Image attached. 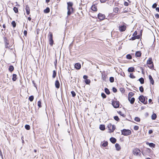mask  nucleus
I'll use <instances>...</instances> for the list:
<instances>
[{
    "mask_svg": "<svg viewBox=\"0 0 159 159\" xmlns=\"http://www.w3.org/2000/svg\"><path fill=\"white\" fill-rule=\"evenodd\" d=\"M139 100L144 104H146L147 103V98L146 97H144L143 95L140 96L139 97Z\"/></svg>",
    "mask_w": 159,
    "mask_h": 159,
    "instance_id": "1",
    "label": "nucleus"
},
{
    "mask_svg": "<svg viewBox=\"0 0 159 159\" xmlns=\"http://www.w3.org/2000/svg\"><path fill=\"white\" fill-rule=\"evenodd\" d=\"M121 134L124 136H128L130 135L131 132V130L129 129H124L121 130Z\"/></svg>",
    "mask_w": 159,
    "mask_h": 159,
    "instance_id": "2",
    "label": "nucleus"
},
{
    "mask_svg": "<svg viewBox=\"0 0 159 159\" xmlns=\"http://www.w3.org/2000/svg\"><path fill=\"white\" fill-rule=\"evenodd\" d=\"M147 64L149 65L148 66L150 69H152L154 68V65L152 58H149L148 59L147 61Z\"/></svg>",
    "mask_w": 159,
    "mask_h": 159,
    "instance_id": "3",
    "label": "nucleus"
},
{
    "mask_svg": "<svg viewBox=\"0 0 159 159\" xmlns=\"http://www.w3.org/2000/svg\"><path fill=\"white\" fill-rule=\"evenodd\" d=\"M107 127L109 130V132L110 133L113 132L114 130L116 129L115 125H112L111 123H110L108 125Z\"/></svg>",
    "mask_w": 159,
    "mask_h": 159,
    "instance_id": "4",
    "label": "nucleus"
},
{
    "mask_svg": "<svg viewBox=\"0 0 159 159\" xmlns=\"http://www.w3.org/2000/svg\"><path fill=\"white\" fill-rule=\"evenodd\" d=\"M140 149L138 148H135L133 151V153L134 155L136 156H139L140 157H141V154L140 153Z\"/></svg>",
    "mask_w": 159,
    "mask_h": 159,
    "instance_id": "5",
    "label": "nucleus"
},
{
    "mask_svg": "<svg viewBox=\"0 0 159 159\" xmlns=\"http://www.w3.org/2000/svg\"><path fill=\"white\" fill-rule=\"evenodd\" d=\"M48 38L49 44L52 46L53 44L54 41L53 39L52 34L51 32L49 33Z\"/></svg>",
    "mask_w": 159,
    "mask_h": 159,
    "instance_id": "6",
    "label": "nucleus"
},
{
    "mask_svg": "<svg viewBox=\"0 0 159 159\" xmlns=\"http://www.w3.org/2000/svg\"><path fill=\"white\" fill-rule=\"evenodd\" d=\"M3 38L5 43V48H9V47L8 46V45L9 44V40L7 39V38L5 36H3Z\"/></svg>",
    "mask_w": 159,
    "mask_h": 159,
    "instance_id": "7",
    "label": "nucleus"
},
{
    "mask_svg": "<svg viewBox=\"0 0 159 159\" xmlns=\"http://www.w3.org/2000/svg\"><path fill=\"white\" fill-rule=\"evenodd\" d=\"M119 102L118 101H113L112 105L115 108H118L119 107Z\"/></svg>",
    "mask_w": 159,
    "mask_h": 159,
    "instance_id": "8",
    "label": "nucleus"
},
{
    "mask_svg": "<svg viewBox=\"0 0 159 159\" xmlns=\"http://www.w3.org/2000/svg\"><path fill=\"white\" fill-rule=\"evenodd\" d=\"M105 15L102 13H99L98 14V18L100 20H103L105 19Z\"/></svg>",
    "mask_w": 159,
    "mask_h": 159,
    "instance_id": "9",
    "label": "nucleus"
},
{
    "mask_svg": "<svg viewBox=\"0 0 159 159\" xmlns=\"http://www.w3.org/2000/svg\"><path fill=\"white\" fill-rule=\"evenodd\" d=\"M126 26L125 25H122L119 26V30L121 32L125 31L126 29Z\"/></svg>",
    "mask_w": 159,
    "mask_h": 159,
    "instance_id": "10",
    "label": "nucleus"
},
{
    "mask_svg": "<svg viewBox=\"0 0 159 159\" xmlns=\"http://www.w3.org/2000/svg\"><path fill=\"white\" fill-rule=\"evenodd\" d=\"M25 10L26 11V13L28 15H29L30 13V8L28 5H26L25 6Z\"/></svg>",
    "mask_w": 159,
    "mask_h": 159,
    "instance_id": "11",
    "label": "nucleus"
},
{
    "mask_svg": "<svg viewBox=\"0 0 159 159\" xmlns=\"http://www.w3.org/2000/svg\"><path fill=\"white\" fill-rule=\"evenodd\" d=\"M75 67L76 69L79 70L81 67V64L79 63H76L75 64Z\"/></svg>",
    "mask_w": 159,
    "mask_h": 159,
    "instance_id": "12",
    "label": "nucleus"
},
{
    "mask_svg": "<svg viewBox=\"0 0 159 159\" xmlns=\"http://www.w3.org/2000/svg\"><path fill=\"white\" fill-rule=\"evenodd\" d=\"M150 82V83L152 84L153 85L154 83V81L152 78V77L151 75H149L148 76Z\"/></svg>",
    "mask_w": 159,
    "mask_h": 159,
    "instance_id": "13",
    "label": "nucleus"
},
{
    "mask_svg": "<svg viewBox=\"0 0 159 159\" xmlns=\"http://www.w3.org/2000/svg\"><path fill=\"white\" fill-rule=\"evenodd\" d=\"M55 87L57 89H59L60 88V84L58 80H57L55 82Z\"/></svg>",
    "mask_w": 159,
    "mask_h": 159,
    "instance_id": "14",
    "label": "nucleus"
},
{
    "mask_svg": "<svg viewBox=\"0 0 159 159\" xmlns=\"http://www.w3.org/2000/svg\"><path fill=\"white\" fill-rule=\"evenodd\" d=\"M142 53L140 51H137L135 54V56L136 57H141Z\"/></svg>",
    "mask_w": 159,
    "mask_h": 159,
    "instance_id": "15",
    "label": "nucleus"
},
{
    "mask_svg": "<svg viewBox=\"0 0 159 159\" xmlns=\"http://www.w3.org/2000/svg\"><path fill=\"white\" fill-rule=\"evenodd\" d=\"M146 144L147 145H148L151 147L154 148L155 147V145L154 143H149L148 142H147L146 143Z\"/></svg>",
    "mask_w": 159,
    "mask_h": 159,
    "instance_id": "16",
    "label": "nucleus"
},
{
    "mask_svg": "<svg viewBox=\"0 0 159 159\" xmlns=\"http://www.w3.org/2000/svg\"><path fill=\"white\" fill-rule=\"evenodd\" d=\"M110 141L113 144L115 143L116 141V139L113 137L111 138L110 139Z\"/></svg>",
    "mask_w": 159,
    "mask_h": 159,
    "instance_id": "17",
    "label": "nucleus"
},
{
    "mask_svg": "<svg viewBox=\"0 0 159 159\" xmlns=\"http://www.w3.org/2000/svg\"><path fill=\"white\" fill-rule=\"evenodd\" d=\"M115 146L116 150L118 151H120L121 149V147L118 143H116L115 145Z\"/></svg>",
    "mask_w": 159,
    "mask_h": 159,
    "instance_id": "18",
    "label": "nucleus"
},
{
    "mask_svg": "<svg viewBox=\"0 0 159 159\" xmlns=\"http://www.w3.org/2000/svg\"><path fill=\"white\" fill-rule=\"evenodd\" d=\"M128 71L129 72H132L135 71V69L134 67H130L129 68Z\"/></svg>",
    "mask_w": 159,
    "mask_h": 159,
    "instance_id": "19",
    "label": "nucleus"
},
{
    "mask_svg": "<svg viewBox=\"0 0 159 159\" xmlns=\"http://www.w3.org/2000/svg\"><path fill=\"white\" fill-rule=\"evenodd\" d=\"M14 68L12 65H11L9 66L8 70L10 72H12L14 70Z\"/></svg>",
    "mask_w": 159,
    "mask_h": 159,
    "instance_id": "20",
    "label": "nucleus"
},
{
    "mask_svg": "<svg viewBox=\"0 0 159 159\" xmlns=\"http://www.w3.org/2000/svg\"><path fill=\"white\" fill-rule=\"evenodd\" d=\"M17 79V75L16 74H13L12 75V80L13 81H15Z\"/></svg>",
    "mask_w": 159,
    "mask_h": 159,
    "instance_id": "21",
    "label": "nucleus"
},
{
    "mask_svg": "<svg viewBox=\"0 0 159 159\" xmlns=\"http://www.w3.org/2000/svg\"><path fill=\"white\" fill-rule=\"evenodd\" d=\"M67 9H69L70 8L72 7L73 4L72 2H67Z\"/></svg>",
    "mask_w": 159,
    "mask_h": 159,
    "instance_id": "22",
    "label": "nucleus"
},
{
    "mask_svg": "<svg viewBox=\"0 0 159 159\" xmlns=\"http://www.w3.org/2000/svg\"><path fill=\"white\" fill-rule=\"evenodd\" d=\"M105 125H101L99 126V129L101 130H104L105 129Z\"/></svg>",
    "mask_w": 159,
    "mask_h": 159,
    "instance_id": "23",
    "label": "nucleus"
},
{
    "mask_svg": "<svg viewBox=\"0 0 159 159\" xmlns=\"http://www.w3.org/2000/svg\"><path fill=\"white\" fill-rule=\"evenodd\" d=\"M91 9L92 10L94 11H97V9L96 6L95 5H93L91 7Z\"/></svg>",
    "mask_w": 159,
    "mask_h": 159,
    "instance_id": "24",
    "label": "nucleus"
},
{
    "mask_svg": "<svg viewBox=\"0 0 159 159\" xmlns=\"http://www.w3.org/2000/svg\"><path fill=\"white\" fill-rule=\"evenodd\" d=\"M138 80H139L141 84H143L144 83V79L142 78L141 77L140 78H139Z\"/></svg>",
    "mask_w": 159,
    "mask_h": 159,
    "instance_id": "25",
    "label": "nucleus"
},
{
    "mask_svg": "<svg viewBox=\"0 0 159 159\" xmlns=\"http://www.w3.org/2000/svg\"><path fill=\"white\" fill-rule=\"evenodd\" d=\"M104 91H105V93L107 94V95H109L110 93V92L109 91V89L107 88H105V89H104Z\"/></svg>",
    "mask_w": 159,
    "mask_h": 159,
    "instance_id": "26",
    "label": "nucleus"
},
{
    "mask_svg": "<svg viewBox=\"0 0 159 159\" xmlns=\"http://www.w3.org/2000/svg\"><path fill=\"white\" fill-rule=\"evenodd\" d=\"M157 117V116L156 114L153 113L152 116V119L153 120H155Z\"/></svg>",
    "mask_w": 159,
    "mask_h": 159,
    "instance_id": "27",
    "label": "nucleus"
},
{
    "mask_svg": "<svg viewBox=\"0 0 159 159\" xmlns=\"http://www.w3.org/2000/svg\"><path fill=\"white\" fill-rule=\"evenodd\" d=\"M50 11V9L49 7H47L44 10V12L46 13H48Z\"/></svg>",
    "mask_w": 159,
    "mask_h": 159,
    "instance_id": "28",
    "label": "nucleus"
},
{
    "mask_svg": "<svg viewBox=\"0 0 159 159\" xmlns=\"http://www.w3.org/2000/svg\"><path fill=\"white\" fill-rule=\"evenodd\" d=\"M108 144V143L107 141H105L103 143H102V145L103 147H105L107 146Z\"/></svg>",
    "mask_w": 159,
    "mask_h": 159,
    "instance_id": "29",
    "label": "nucleus"
},
{
    "mask_svg": "<svg viewBox=\"0 0 159 159\" xmlns=\"http://www.w3.org/2000/svg\"><path fill=\"white\" fill-rule=\"evenodd\" d=\"M135 98L134 97L131 98L130 101H129L130 102V103L131 104H133L134 103L135 101Z\"/></svg>",
    "mask_w": 159,
    "mask_h": 159,
    "instance_id": "30",
    "label": "nucleus"
},
{
    "mask_svg": "<svg viewBox=\"0 0 159 159\" xmlns=\"http://www.w3.org/2000/svg\"><path fill=\"white\" fill-rule=\"evenodd\" d=\"M126 58L128 59H131L132 57L131 55L130 54H127L126 56Z\"/></svg>",
    "mask_w": 159,
    "mask_h": 159,
    "instance_id": "31",
    "label": "nucleus"
},
{
    "mask_svg": "<svg viewBox=\"0 0 159 159\" xmlns=\"http://www.w3.org/2000/svg\"><path fill=\"white\" fill-rule=\"evenodd\" d=\"M34 99V96L33 95H31L29 97V100L30 102L33 101Z\"/></svg>",
    "mask_w": 159,
    "mask_h": 159,
    "instance_id": "32",
    "label": "nucleus"
},
{
    "mask_svg": "<svg viewBox=\"0 0 159 159\" xmlns=\"http://www.w3.org/2000/svg\"><path fill=\"white\" fill-rule=\"evenodd\" d=\"M11 24L13 28H15L16 26V24L15 21H13L11 23Z\"/></svg>",
    "mask_w": 159,
    "mask_h": 159,
    "instance_id": "33",
    "label": "nucleus"
},
{
    "mask_svg": "<svg viewBox=\"0 0 159 159\" xmlns=\"http://www.w3.org/2000/svg\"><path fill=\"white\" fill-rule=\"evenodd\" d=\"M107 76V75H106L102 74V79H103V80L106 81V79Z\"/></svg>",
    "mask_w": 159,
    "mask_h": 159,
    "instance_id": "34",
    "label": "nucleus"
},
{
    "mask_svg": "<svg viewBox=\"0 0 159 159\" xmlns=\"http://www.w3.org/2000/svg\"><path fill=\"white\" fill-rule=\"evenodd\" d=\"M57 73L56 71L55 70H54L53 71V75H52V78H55L56 76Z\"/></svg>",
    "mask_w": 159,
    "mask_h": 159,
    "instance_id": "35",
    "label": "nucleus"
},
{
    "mask_svg": "<svg viewBox=\"0 0 159 159\" xmlns=\"http://www.w3.org/2000/svg\"><path fill=\"white\" fill-rule=\"evenodd\" d=\"M13 10L16 13H17L18 12V8L16 7H14Z\"/></svg>",
    "mask_w": 159,
    "mask_h": 159,
    "instance_id": "36",
    "label": "nucleus"
},
{
    "mask_svg": "<svg viewBox=\"0 0 159 159\" xmlns=\"http://www.w3.org/2000/svg\"><path fill=\"white\" fill-rule=\"evenodd\" d=\"M30 126L29 125H25V128L27 130H29L30 129Z\"/></svg>",
    "mask_w": 159,
    "mask_h": 159,
    "instance_id": "37",
    "label": "nucleus"
},
{
    "mask_svg": "<svg viewBox=\"0 0 159 159\" xmlns=\"http://www.w3.org/2000/svg\"><path fill=\"white\" fill-rule=\"evenodd\" d=\"M85 82L86 84H89L90 83V80L89 79H87L85 80Z\"/></svg>",
    "mask_w": 159,
    "mask_h": 159,
    "instance_id": "38",
    "label": "nucleus"
},
{
    "mask_svg": "<svg viewBox=\"0 0 159 159\" xmlns=\"http://www.w3.org/2000/svg\"><path fill=\"white\" fill-rule=\"evenodd\" d=\"M68 10V11L67 13V16H70L71 14L73 13L71 11V10H70V9H67Z\"/></svg>",
    "mask_w": 159,
    "mask_h": 159,
    "instance_id": "39",
    "label": "nucleus"
},
{
    "mask_svg": "<svg viewBox=\"0 0 159 159\" xmlns=\"http://www.w3.org/2000/svg\"><path fill=\"white\" fill-rule=\"evenodd\" d=\"M119 11V8L118 7H116L113 9V11L114 12L117 13Z\"/></svg>",
    "mask_w": 159,
    "mask_h": 159,
    "instance_id": "40",
    "label": "nucleus"
},
{
    "mask_svg": "<svg viewBox=\"0 0 159 159\" xmlns=\"http://www.w3.org/2000/svg\"><path fill=\"white\" fill-rule=\"evenodd\" d=\"M114 118L115 120L117 121H119L120 120V119L119 118L118 116H114Z\"/></svg>",
    "mask_w": 159,
    "mask_h": 159,
    "instance_id": "41",
    "label": "nucleus"
},
{
    "mask_svg": "<svg viewBox=\"0 0 159 159\" xmlns=\"http://www.w3.org/2000/svg\"><path fill=\"white\" fill-rule=\"evenodd\" d=\"M114 78L113 77H110L109 80L110 82L113 83L114 82Z\"/></svg>",
    "mask_w": 159,
    "mask_h": 159,
    "instance_id": "42",
    "label": "nucleus"
},
{
    "mask_svg": "<svg viewBox=\"0 0 159 159\" xmlns=\"http://www.w3.org/2000/svg\"><path fill=\"white\" fill-rule=\"evenodd\" d=\"M38 106L39 107H42L41 102L40 100L38 102Z\"/></svg>",
    "mask_w": 159,
    "mask_h": 159,
    "instance_id": "43",
    "label": "nucleus"
},
{
    "mask_svg": "<svg viewBox=\"0 0 159 159\" xmlns=\"http://www.w3.org/2000/svg\"><path fill=\"white\" fill-rule=\"evenodd\" d=\"M139 91L141 92H143V91H144V89H143V86H141L140 87H139Z\"/></svg>",
    "mask_w": 159,
    "mask_h": 159,
    "instance_id": "44",
    "label": "nucleus"
},
{
    "mask_svg": "<svg viewBox=\"0 0 159 159\" xmlns=\"http://www.w3.org/2000/svg\"><path fill=\"white\" fill-rule=\"evenodd\" d=\"M134 120L137 122H139L140 121V120L139 117H136L134 118Z\"/></svg>",
    "mask_w": 159,
    "mask_h": 159,
    "instance_id": "45",
    "label": "nucleus"
},
{
    "mask_svg": "<svg viewBox=\"0 0 159 159\" xmlns=\"http://www.w3.org/2000/svg\"><path fill=\"white\" fill-rule=\"evenodd\" d=\"M129 77L131 78L134 79L135 78V76H134L133 73H130L129 75Z\"/></svg>",
    "mask_w": 159,
    "mask_h": 159,
    "instance_id": "46",
    "label": "nucleus"
},
{
    "mask_svg": "<svg viewBox=\"0 0 159 159\" xmlns=\"http://www.w3.org/2000/svg\"><path fill=\"white\" fill-rule=\"evenodd\" d=\"M101 96L103 98H105L107 97L106 95L103 93H102Z\"/></svg>",
    "mask_w": 159,
    "mask_h": 159,
    "instance_id": "47",
    "label": "nucleus"
},
{
    "mask_svg": "<svg viewBox=\"0 0 159 159\" xmlns=\"http://www.w3.org/2000/svg\"><path fill=\"white\" fill-rule=\"evenodd\" d=\"M157 4L156 3H154L153 5H152V7L153 8H156L157 7Z\"/></svg>",
    "mask_w": 159,
    "mask_h": 159,
    "instance_id": "48",
    "label": "nucleus"
},
{
    "mask_svg": "<svg viewBox=\"0 0 159 159\" xmlns=\"http://www.w3.org/2000/svg\"><path fill=\"white\" fill-rule=\"evenodd\" d=\"M118 113L120 115H121V116H122L124 117H125V115L124 114H123L121 111H119L118 112Z\"/></svg>",
    "mask_w": 159,
    "mask_h": 159,
    "instance_id": "49",
    "label": "nucleus"
},
{
    "mask_svg": "<svg viewBox=\"0 0 159 159\" xmlns=\"http://www.w3.org/2000/svg\"><path fill=\"white\" fill-rule=\"evenodd\" d=\"M71 93L73 97H74L75 96L76 94L74 91H71Z\"/></svg>",
    "mask_w": 159,
    "mask_h": 159,
    "instance_id": "50",
    "label": "nucleus"
},
{
    "mask_svg": "<svg viewBox=\"0 0 159 159\" xmlns=\"http://www.w3.org/2000/svg\"><path fill=\"white\" fill-rule=\"evenodd\" d=\"M134 95V93L132 92H130L128 94V96H130V97H132V96H133Z\"/></svg>",
    "mask_w": 159,
    "mask_h": 159,
    "instance_id": "51",
    "label": "nucleus"
},
{
    "mask_svg": "<svg viewBox=\"0 0 159 159\" xmlns=\"http://www.w3.org/2000/svg\"><path fill=\"white\" fill-rule=\"evenodd\" d=\"M112 91L114 93H116L117 92V89L114 87L112 88Z\"/></svg>",
    "mask_w": 159,
    "mask_h": 159,
    "instance_id": "52",
    "label": "nucleus"
},
{
    "mask_svg": "<svg viewBox=\"0 0 159 159\" xmlns=\"http://www.w3.org/2000/svg\"><path fill=\"white\" fill-rule=\"evenodd\" d=\"M134 129L135 130H138L139 129V127L137 125H135L134 128Z\"/></svg>",
    "mask_w": 159,
    "mask_h": 159,
    "instance_id": "53",
    "label": "nucleus"
},
{
    "mask_svg": "<svg viewBox=\"0 0 159 159\" xmlns=\"http://www.w3.org/2000/svg\"><path fill=\"white\" fill-rule=\"evenodd\" d=\"M120 90L122 93H124L125 92V89L123 88H120Z\"/></svg>",
    "mask_w": 159,
    "mask_h": 159,
    "instance_id": "54",
    "label": "nucleus"
},
{
    "mask_svg": "<svg viewBox=\"0 0 159 159\" xmlns=\"http://www.w3.org/2000/svg\"><path fill=\"white\" fill-rule=\"evenodd\" d=\"M146 151L148 153H150L151 152V151H152L149 148H146Z\"/></svg>",
    "mask_w": 159,
    "mask_h": 159,
    "instance_id": "55",
    "label": "nucleus"
},
{
    "mask_svg": "<svg viewBox=\"0 0 159 159\" xmlns=\"http://www.w3.org/2000/svg\"><path fill=\"white\" fill-rule=\"evenodd\" d=\"M136 39L135 36H133L131 39H130L129 40H134Z\"/></svg>",
    "mask_w": 159,
    "mask_h": 159,
    "instance_id": "56",
    "label": "nucleus"
},
{
    "mask_svg": "<svg viewBox=\"0 0 159 159\" xmlns=\"http://www.w3.org/2000/svg\"><path fill=\"white\" fill-rule=\"evenodd\" d=\"M129 5V3L127 2H125L124 3V5L126 6H128Z\"/></svg>",
    "mask_w": 159,
    "mask_h": 159,
    "instance_id": "57",
    "label": "nucleus"
},
{
    "mask_svg": "<svg viewBox=\"0 0 159 159\" xmlns=\"http://www.w3.org/2000/svg\"><path fill=\"white\" fill-rule=\"evenodd\" d=\"M135 38H136V39H139L140 38V37H141V36H140V35H136V36H135Z\"/></svg>",
    "mask_w": 159,
    "mask_h": 159,
    "instance_id": "58",
    "label": "nucleus"
},
{
    "mask_svg": "<svg viewBox=\"0 0 159 159\" xmlns=\"http://www.w3.org/2000/svg\"><path fill=\"white\" fill-rule=\"evenodd\" d=\"M155 17L157 19L159 18V15L158 13L156 14L155 15Z\"/></svg>",
    "mask_w": 159,
    "mask_h": 159,
    "instance_id": "59",
    "label": "nucleus"
},
{
    "mask_svg": "<svg viewBox=\"0 0 159 159\" xmlns=\"http://www.w3.org/2000/svg\"><path fill=\"white\" fill-rule=\"evenodd\" d=\"M137 34V32L136 31H135L134 34H133V36H136Z\"/></svg>",
    "mask_w": 159,
    "mask_h": 159,
    "instance_id": "60",
    "label": "nucleus"
},
{
    "mask_svg": "<svg viewBox=\"0 0 159 159\" xmlns=\"http://www.w3.org/2000/svg\"><path fill=\"white\" fill-rule=\"evenodd\" d=\"M83 78L84 79H85V80H86V79H87V78H88V76L86 75H84Z\"/></svg>",
    "mask_w": 159,
    "mask_h": 159,
    "instance_id": "61",
    "label": "nucleus"
},
{
    "mask_svg": "<svg viewBox=\"0 0 159 159\" xmlns=\"http://www.w3.org/2000/svg\"><path fill=\"white\" fill-rule=\"evenodd\" d=\"M24 35L25 36H27V31L26 30H25L24 31Z\"/></svg>",
    "mask_w": 159,
    "mask_h": 159,
    "instance_id": "62",
    "label": "nucleus"
},
{
    "mask_svg": "<svg viewBox=\"0 0 159 159\" xmlns=\"http://www.w3.org/2000/svg\"><path fill=\"white\" fill-rule=\"evenodd\" d=\"M153 133V131L152 129L149 130L148 131V133L149 134H151Z\"/></svg>",
    "mask_w": 159,
    "mask_h": 159,
    "instance_id": "63",
    "label": "nucleus"
},
{
    "mask_svg": "<svg viewBox=\"0 0 159 159\" xmlns=\"http://www.w3.org/2000/svg\"><path fill=\"white\" fill-rule=\"evenodd\" d=\"M69 9H70V10H71V12H73L74 9L72 7H71Z\"/></svg>",
    "mask_w": 159,
    "mask_h": 159,
    "instance_id": "64",
    "label": "nucleus"
}]
</instances>
